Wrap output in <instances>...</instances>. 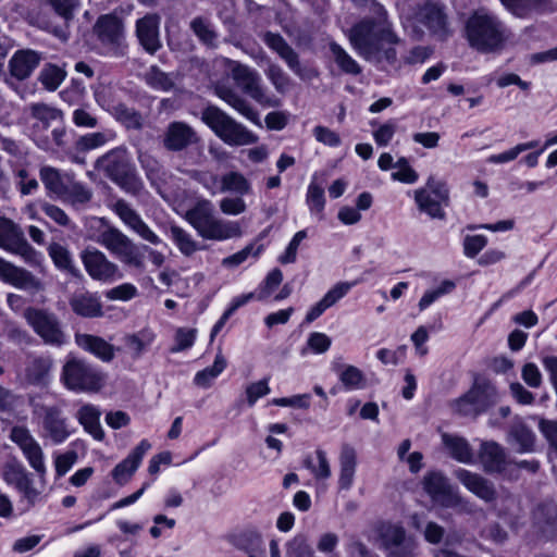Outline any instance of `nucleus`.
I'll return each mask as SVG.
<instances>
[{
	"label": "nucleus",
	"mask_w": 557,
	"mask_h": 557,
	"mask_svg": "<svg viewBox=\"0 0 557 557\" xmlns=\"http://www.w3.org/2000/svg\"><path fill=\"white\" fill-rule=\"evenodd\" d=\"M357 282H338L336 283L314 306L307 312L305 321L311 323L317 320L323 312L333 307L337 301L344 298Z\"/></svg>",
	"instance_id": "b1692460"
},
{
	"label": "nucleus",
	"mask_w": 557,
	"mask_h": 557,
	"mask_svg": "<svg viewBox=\"0 0 557 557\" xmlns=\"http://www.w3.org/2000/svg\"><path fill=\"white\" fill-rule=\"evenodd\" d=\"M251 190L250 183L239 172H228L221 177L220 191L247 195Z\"/></svg>",
	"instance_id": "c03bdc74"
},
{
	"label": "nucleus",
	"mask_w": 557,
	"mask_h": 557,
	"mask_svg": "<svg viewBox=\"0 0 557 557\" xmlns=\"http://www.w3.org/2000/svg\"><path fill=\"white\" fill-rule=\"evenodd\" d=\"M10 440L17 445L29 467L44 478L47 472L45 453L32 432L23 425H15L10 431Z\"/></svg>",
	"instance_id": "2eb2a0df"
},
{
	"label": "nucleus",
	"mask_w": 557,
	"mask_h": 557,
	"mask_svg": "<svg viewBox=\"0 0 557 557\" xmlns=\"http://www.w3.org/2000/svg\"><path fill=\"white\" fill-rule=\"evenodd\" d=\"M101 411L91 404L83 405L76 412V419L84 430L90 434L96 441L104 438V431L100 424Z\"/></svg>",
	"instance_id": "2f4dec72"
},
{
	"label": "nucleus",
	"mask_w": 557,
	"mask_h": 557,
	"mask_svg": "<svg viewBox=\"0 0 557 557\" xmlns=\"http://www.w3.org/2000/svg\"><path fill=\"white\" fill-rule=\"evenodd\" d=\"M496 401L495 386L486 380H475L466 394L450 403V408L456 414L475 418Z\"/></svg>",
	"instance_id": "423d86ee"
},
{
	"label": "nucleus",
	"mask_w": 557,
	"mask_h": 557,
	"mask_svg": "<svg viewBox=\"0 0 557 557\" xmlns=\"http://www.w3.org/2000/svg\"><path fill=\"white\" fill-rule=\"evenodd\" d=\"M69 304L73 312L83 318H98L103 314L100 297L96 293L76 292Z\"/></svg>",
	"instance_id": "393cba45"
},
{
	"label": "nucleus",
	"mask_w": 557,
	"mask_h": 557,
	"mask_svg": "<svg viewBox=\"0 0 557 557\" xmlns=\"http://www.w3.org/2000/svg\"><path fill=\"white\" fill-rule=\"evenodd\" d=\"M65 77V73L57 65L46 66L39 74V81L48 90H55Z\"/></svg>",
	"instance_id": "4d7b16f0"
},
{
	"label": "nucleus",
	"mask_w": 557,
	"mask_h": 557,
	"mask_svg": "<svg viewBox=\"0 0 557 557\" xmlns=\"http://www.w3.org/2000/svg\"><path fill=\"white\" fill-rule=\"evenodd\" d=\"M40 63V55L34 50H18L9 62L10 74L18 81L28 78Z\"/></svg>",
	"instance_id": "a878e982"
},
{
	"label": "nucleus",
	"mask_w": 557,
	"mask_h": 557,
	"mask_svg": "<svg viewBox=\"0 0 557 557\" xmlns=\"http://www.w3.org/2000/svg\"><path fill=\"white\" fill-rule=\"evenodd\" d=\"M455 475L463 486L485 503H492L497 498L494 484L478 473L466 469H458Z\"/></svg>",
	"instance_id": "412c9836"
},
{
	"label": "nucleus",
	"mask_w": 557,
	"mask_h": 557,
	"mask_svg": "<svg viewBox=\"0 0 557 557\" xmlns=\"http://www.w3.org/2000/svg\"><path fill=\"white\" fill-rule=\"evenodd\" d=\"M66 191L60 197L61 200L71 203L72 206L85 205L90 201L92 193L83 184L70 180Z\"/></svg>",
	"instance_id": "49530a36"
},
{
	"label": "nucleus",
	"mask_w": 557,
	"mask_h": 557,
	"mask_svg": "<svg viewBox=\"0 0 557 557\" xmlns=\"http://www.w3.org/2000/svg\"><path fill=\"white\" fill-rule=\"evenodd\" d=\"M442 440L454 459L463 463L472 461L473 453L466 438L456 435L443 434Z\"/></svg>",
	"instance_id": "ea45409f"
},
{
	"label": "nucleus",
	"mask_w": 557,
	"mask_h": 557,
	"mask_svg": "<svg viewBox=\"0 0 557 557\" xmlns=\"http://www.w3.org/2000/svg\"><path fill=\"white\" fill-rule=\"evenodd\" d=\"M53 12L64 21H71L78 9L81 0H46Z\"/></svg>",
	"instance_id": "13d9d810"
},
{
	"label": "nucleus",
	"mask_w": 557,
	"mask_h": 557,
	"mask_svg": "<svg viewBox=\"0 0 557 557\" xmlns=\"http://www.w3.org/2000/svg\"><path fill=\"white\" fill-rule=\"evenodd\" d=\"M96 242L114 255L122 263L136 269L144 268V255L139 247L119 228L107 226L99 233Z\"/></svg>",
	"instance_id": "6e6552de"
},
{
	"label": "nucleus",
	"mask_w": 557,
	"mask_h": 557,
	"mask_svg": "<svg viewBox=\"0 0 557 557\" xmlns=\"http://www.w3.org/2000/svg\"><path fill=\"white\" fill-rule=\"evenodd\" d=\"M418 209L431 219L444 220V208L449 205V190L445 183L430 176L424 187L414 191Z\"/></svg>",
	"instance_id": "9b49d317"
},
{
	"label": "nucleus",
	"mask_w": 557,
	"mask_h": 557,
	"mask_svg": "<svg viewBox=\"0 0 557 557\" xmlns=\"http://www.w3.org/2000/svg\"><path fill=\"white\" fill-rule=\"evenodd\" d=\"M97 168L128 193L136 194L141 188V183L132 169L125 149L117 148L109 151L97 160Z\"/></svg>",
	"instance_id": "0eeeda50"
},
{
	"label": "nucleus",
	"mask_w": 557,
	"mask_h": 557,
	"mask_svg": "<svg viewBox=\"0 0 557 557\" xmlns=\"http://www.w3.org/2000/svg\"><path fill=\"white\" fill-rule=\"evenodd\" d=\"M0 277L17 288L41 289V283L29 271L18 268L2 258H0Z\"/></svg>",
	"instance_id": "5701e85b"
},
{
	"label": "nucleus",
	"mask_w": 557,
	"mask_h": 557,
	"mask_svg": "<svg viewBox=\"0 0 557 557\" xmlns=\"http://www.w3.org/2000/svg\"><path fill=\"white\" fill-rule=\"evenodd\" d=\"M154 337L152 331L144 329L136 334L126 335L125 344L133 351L134 357L138 358L152 344Z\"/></svg>",
	"instance_id": "09e8293b"
},
{
	"label": "nucleus",
	"mask_w": 557,
	"mask_h": 557,
	"mask_svg": "<svg viewBox=\"0 0 557 557\" xmlns=\"http://www.w3.org/2000/svg\"><path fill=\"white\" fill-rule=\"evenodd\" d=\"M270 391L267 379L248 384L245 389L248 406L252 407L259 398L268 395Z\"/></svg>",
	"instance_id": "e2e57ef3"
},
{
	"label": "nucleus",
	"mask_w": 557,
	"mask_h": 557,
	"mask_svg": "<svg viewBox=\"0 0 557 557\" xmlns=\"http://www.w3.org/2000/svg\"><path fill=\"white\" fill-rule=\"evenodd\" d=\"M33 414L38 420L44 438L59 445L70 437L69 420L59 405L35 404Z\"/></svg>",
	"instance_id": "1a4fd4ad"
},
{
	"label": "nucleus",
	"mask_w": 557,
	"mask_h": 557,
	"mask_svg": "<svg viewBox=\"0 0 557 557\" xmlns=\"http://www.w3.org/2000/svg\"><path fill=\"white\" fill-rule=\"evenodd\" d=\"M339 461V490L348 491L352 484L357 468V451L354 446L344 443L341 447Z\"/></svg>",
	"instance_id": "bb28decb"
},
{
	"label": "nucleus",
	"mask_w": 557,
	"mask_h": 557,
	"mask_svg": "<svg viewBox=\"0 0 557 557\" xmlns=\"http://www.w3.org/2000/svg\"><path fill=\"white\" fill-rule=\"evenodd\" d=\"M53 360L48 356L34 357L25 369V380L36 386H45L49 382Z\"/></svg>",
	"instance_id": "72a5a7b5"
},
{
	"label": "nucleus",
	"mask_w": 557,
	"mask_h": 557,
	"mask_svg": "<svg viewBox=\"0 0 557 557\" xmlns=\"http://www.w3.org/2000/svg\"><path fill=\"white\" fill-rule=\"evenodd\" d=\"M330 51L332 57L341 69V71L345 74L357 76L361 74L362 67L358 64V62L350 55L348 52L339 46L337 42L332 41L330 44Z\"/></svg>",
	"instance_id": "79ce46f5"
},
{
	"label": "nucleus",
	"mask_w": 557,
	"mask_h": 557,
	"mask_svg": "<svg viewBox=\"0 0 557 557\" xmlns=\"http://www.w3.org/2000/svg\"><path fill=\"white\" fill-rule=\"evenodd\" d=\"M375 16L364 17L354 25L348 34L351 47L366 61L375 64L395 65L396 46L401 42L381 4H375Z\"/></svg>",
	"instance_id": "f257e3e1"
},
{
	"label": "nucleus",
	"mask_w": 557,
	"mask_h": 557,
	"mask_svg": "<svg viewBox=\"0 0 557 557\" xmlns=\"http://www.w3.org/2000/svg\"><path fill=\"white\" fill-rule=\"evenodd\" d=\"M480 460L484 470L488 473H499L504 471L506 454L504 448L496 442H484L480 449Z\"/></svg>",
	"instance_id": "c756f323"
},
{
	"label": "nucleus",
	"mask_w": 557,
	"mask_h": 557,
	"mask_svg": "<svg viewBox=\"0 0 557 557\" xmlns=\"http://www.w3.org/2000/svg\"><path fill=\"white\" fill-rule=\"evenodd\" d=\"M534 524L546 536L557 535V505L553 502L539 505L534 511Z\"/></svg>",
	"instance_id": "473e14b6"
},
{
	"label": "nucleus",
	"mask_w": 557,
	"mask_h": 557,
	"mask_svg": "<svg viewBox=\"0 0 557 557\" xmlns=\"http://www.w3.org/2000/svg\"><path fill=\"white\" fill-rule=\"evenodd\" d=\"M16 490L23 494V498L27 502L28 506H34L41 495V491L35 486L32 473L22 481Z\"/></svg>",
	"instance_id": "69168bd1"
},
{
	"label": "nucleus",
	"mask_w": 557,
	"mask_h": 557,
	"mask_svg": "<svg viewBox=\"0 0 557 557\" xmlns=\"http://www.w3.org/2000/svg\"><path fill=\"white\" fill-rule=\"evenodd\" d=\"M170 234L181 253H183L186 257H189L194 255L196 251L202 249L199 243L194 239L191 234H189L181 226L171 225Z\"/></svg>",
	"instance_id": "37998d69"
},
{
	"label": "nucleus",
	"mask_w": 557,
	"mask_h": 557,
	"mask_svg": "<svg viewBox=\"0 0 557 557\" xmlns=\"http://www.w3.org/2000/svg\"><path fill=\"white\" fill-rule=\"evenodd\" d=\"M197 141L198 136L195 129L180 121L170 123L163 137V146L170 151L184 150Z\"/></svg>",
	"instance_id": "aec40b11"
},
{
	"label": "nucleus",
	"mask_w": 557,
	"mask_h": 557,
	"mask_svg": "<svg viewBox=\"0 0 557 557\" xmlns=\"http://www.w3.org/2000/svg\"><path fill=\"white\" fill-rule=\"evenodd\" d=\"M184 219L203 239L222 242L242 236L239 224L218 218L214 206L209 199L197 200L186 210Z\"/></svg>",
	"instance_id": "f03ea898"
},
{
	"label": "nucleus",
	"mask_w": 557,
	"mask_h": 557,
	"mask_svg": "<svg viewBox=\"0 0 557 557\" xmlns=\"http://www.w3.org/2000/svg\"><path fill=\"white\" fill-rule=\"evenodd\" d=\"M145 81L151 88L161 91H170L175 86L172 74L161 71L156 65L150 66L145 73Z\"/></svg>",
	"instance_id": "a18cd8bd"
},
{
	"label": "nucleus",
	"mask_w": 557,
	"mask_h": 557,
	"mask_svg": "<svg viewBox=\"0 0 557 557\" xmlns=\"http://www.w3.org/2000/svg\"><path fill=\"white\" fill-rule=\"evenodd\" d=\"M81 259L86 272L95 281L107 283L122 276L117 264L95 247L84 249L81 252Z\"/></svg>",
	"instance_id": "f3484780"
},
{
	"label": "nucleus",
	"mask_w": 557,
	"mask_h": 557,
	"mask_svg": "<svg viewBox=\"0 0 557 557\" xmlns=\"http://www.w3.org/2000/svg\"><path fill=\"white\" fill-rule=\"evenodd\" d=\"M195 329H177L175 333V345L171 348V352H178L190 348L195 343Z\"/></svg>",
	"instance_id": "680f3d73"
},
{
	"label": "nucleus",
	"mask_w": 557,
	"mask_h": 557,
	"mask_svg": "<svg viewBox=\"0 0 557 557\" xmlns=\"http://www.w3.org/2000/svg\"><path fill=\"white\" fill-rule=\"evenodd\" d=\"M0 247L21 256L29 264L40 261V253L28 244L22 228L5 216H0Z\"/></svg>",
	"instance_id": "ddd939ff"
},
{
	"label": "nucleus",
	"mask_w": 557,
	"mask_h": 557,
	"mask_svg": "<svg viewBox=\"0 0 557 557\" xmlns=\"http://www.w3.org/2000/svg\"><path fill=\"white\" fill-rule=\"evenodd\" d=\"M29 475V472L20 463H9L4 467L3 479L8 484L17 487Z\"/></svg>",
	"instance_id": "0e129e2a"
},
{
	"label": "nucleus",
	"mask_w": 557,
	"mask_h": 557,
	"mask_svg": "<svg viewBox=\"0 0 557 557\" xmlns=\"http://www.w3.org/2000/svg\"><path fill=\"white\" fill-rule=\"evenodd\" d=\"M226 361L222 355H216L214 362L211 367H208L196 373L194 383L197 386L207 388L211 386L214 379H216L225 369Z\"/></svg>",
	"instance_id": "de8ad7c7"
},
{
	"label": "nucleus",
	"mask_w": 557,
	"mask_h": 557,
	"mask_svg": "<svg viewBox=\"0 0 557 557\" xmlns=\"http://www.w3.org/2000/svg\"><path fill=\"white\" fill-rule=\"evenodd\" d=\"M61 380L64 386L76 393H97L106 383V374L81 359L67 360Z\"/></svg>",
	"instance_id": "39448f33"
},
{
	"label": "nucleus",
	"mask_w": 557,
	"mask_h": 557,
	"mask_svg": "<svg viewBox=\"0 0 557 557\" xmlns=\"http://www.w3.org/2000/svg\"><path fill=\"white\" fill-rule=\"evenodd\" d=\"M306 202L310 211L322 218V213L325 206L324 189L314 182H311L308 186Z\"/></svg>",
	"instance_id": "864d4df0"
},
{
	"label": "nucleus",
	"mask_w": 557,
	"mask_h": 557,
	"mask_svg": "<svg viewBox=\"0 0 557 557\" xmlns=\"http://www.w3.org/2000/svg\"><path fill=\"white\" fill-rule=\"evenodd\" d=\"M228 64L232 78L246 95L263 107L277 108L281 106L278 98L267 92L256 70L237 61L228 60Z\"/></svg>",
	"instance_id": "9d476101"
},
{
	"label": "nucleus",
	"mask_w": 557,
	"mask_h": 557,
	"mask_svg": "<svg viewBox=\"0 0 557 557\" xmlns=\"http://www.w3.org/2000/svg\"><path fill=\"white\" fill-rule=\"evenodd\" d=\"M111 138V134L106 132H96L81 136L75 144L77 151L85 152L103 146Z\"/></svg>",
	"instance_id": "603ef678"
},
{
	"label": "nucleus",
	"mask_w": 557,
	"mask_h": 557,
	"mask_svg": "<svg viewBox=\"0 0 557 557\" xmlns=\"http://www.w3.org/2000/svg\"><path fill=\"white\" fill-rule=\"evenodd\" d=\"M307 238V231H298L292 240L289 242L288 246L286 247L284 253H282L278 257V262L282 264H289L294 263L297 259V250L300 245V243Z\"/></svg>",
	"instance_id": "052dcab7"
},
{
	"label": "nucleus",
	"mask_w": 557,
	"mask_h": 557,
	"mask_svg": "<svg viewBox=\"0 0 557 557\" xmlns=\"http://www.w3.org/2000/svg\"><path fill=\"white\" fill-rule=\"evenodd\" d=\"M95 29L102 42L115 44L123 35V22L114 14L101 15Z\"/></svg>",
	"instance_id": "e433bc0d"
},
{
	"label": "nucleus",
	"mask_w": 557,
	"mask_h": 557,
	"mask_svg": "<svg viewBox=\"0 0 557 557\" xmlns=\"http://www.w3.org/2000/svg\"><path fill=\"white\" fill-rule=\"evenodd\" d=\"M150 448L151 444L147 440H143L123 461L114 467L112 470L113 480L120 485L128 482Z\"/></svg>",
	"instance_id": "4be33fe9"
},
{
	"label": "nucleus",
	"mask_w": 557,
	"mask_h": 557,
	"mask_svg": "<svg viewBox=\"0 0 557 557\" xmlns=\"http://www.w3.org/2000/svg\"><path fill=\"white\" fill-rule=\"evenodd\" d=\"M24 318L45 344L59 347L66 342L60 321L53 312L29 307L25 309Z\"/></svg>",
	"instance_id": "f8f14e48"
},
{
	"label": "nucleus",
	"mask_w": 557,
	"mask_h": 557,
	"mask_svg": "<svg viewBox=\"0 0 557 557\" xmlns=\"http://www.w3.org/2000/svg\"><path fill=\"white\" fill-rule=\"evenodd\" d=\"M75 341L81 348L95 355L103 362H110L114 358V346L99 336L77 334Z\"/></svg>",
	"instance_id": "7c9ffc66"
},
{
	"label": "nucleus",
	"mask_w": 557,
	"mask_h": 557,
	"mask_svg": "<svg viewBox=\"0 0 557 557\" xmlns=\"http://www.w3.org/2000/svg\"><path fill=\"white\" fill-rule=\"evenodd\" d=\"M513 15L524 17L541 8L545 0H499Z\"/></svg>",
	"instance_id": "8fccbe9b"
},
{
	"label": "nucleus",
	"mask_w": 557,
	"mask_h": 557,
	"mask_svg": "<svg viewBox=\"0 0 557 557\" xmlns=\"http://www.w3.org/2000/svg\"><path fill=\"white\" fill-rule=\"evenodd\" d=\"M423 488L433 502L445 508L460 507L468 510V502L456 493L441 472H430L423 478Z\"/></svg>",
	"instance_id": "dca6fc26"
},
{
	"label": "nucleus",
	"mask_w": 557,
	"mask_h": 557,
	"mask_svg": "<svg viewBox=\"0 0 557 557\" xmlns=\"http://www.w3.org/2000/svg\"><path fill=\"white\" fill-rule=\"evenodd\" d=\"M265 75L277 92L285 94L287 91L290 79L280 65L270 64L265 70Z\"/></svg>",
	"instance_id": "6e6d98bb"
},
{
	"label": "nucleus",
	"mask_w": 557,
	"mask_h": 557,
	"mask_svg": "<svg viewBox=\"0 0 557 557\" xmlns=\"http://www.w3.org/2000/svg\"><path fill=\"white\" fill-rule=\"evenodd\" d=\"M39 177L49 195H54L60 199L66 191V186L72 178L70 175L61 173L57 168L45 165L39 170Z\"/></svg>",
	"instance_id": "c9c22d12"
},
{
	"label": "nucleus",
	"mask_w": 557,
	"mask_h": 557,
	"mask_svg": "<svg viewBox=\"0 0 557 557\" xmlns=\"http://www.w3.org/2000/svg\"><path fill=\"white\" fill-rule=\"evenodd\" d=\"M189 28L198 40L208 48L218 47V33L214 30L209 18L196 16L189 23Z\"/></svg>",
	"instance_id": "58836bf2"
},
{
	"label": "nucleus",
	"mask_w": 557,
	"mask_h": 557,
	"mask_svg": "<svg viewBox=\"0 0 557 557\" xmlns=\"http://www.w3.org/2000/svg\"><path fill=\"white\" fill-rule=\"evenodd\" d=\"M215 95L246 119L256 125H261L258 112L236 90L225 85H218L215 87Z\"/></svg>",
	"instance_id": "cd10ccee"
},
{
	"label": "nucleus",
	"mask_w": 557,
	"mask_h": 557,
	"mask_svg": "<svg viewBox=\"0 0 557 557\" xmlns=\"http://www.w3.org/2000/svg\"><path fill=\"white\" fill-rule=\"evenodd\" d=\"M339 380L347 389H360L366 385V377L355 366H345L339 373Z\"/></svg>",
	"instance_id": "3c124183"
},
{
	"label": "nucleus",
	"mask_w": 557,
	"mask_h": 557,
	"mask_svg": "<svg viewBox=\"0 0 557 557\" xmlns=\"http://www.w3.org/2000/svg\"><path fill=\"white\" fill-rule=\"evenodd\" d=\"M114 115L127 128L138 129L143 125L141 115L136 110L128 108L125 104L120 103L115 106Z\"/></svg>",
	"instance_id": "5fc2aeb1"
},
{
	"label": "nucleus",
	"mask_w": 557,
	"mask_h": 557,
	"mask_svg": "<svg viewBox=\"0 0 557 557\" xmlns=\"http://www.w3.org/2000/svg\"><path fill=\"white\" fill-rule=\"evenodd\" d=\"M201 120L228 146H246L258 140L253 133L215 106L205 108Z\"/></svg>",
	"instance_id": "20e7f679"
},
{
	"label": "nucleus",
	"mask_w": 557,
	"mask_h": 557,
	"mask_svg": "<svg viewBox=\"0 0 557 557\" xmlns=\"http://www.w3.org/2000/svg\"><path fill=\"white\" fill-rule=\"evenodd\" d=\"M282 281L283 273L280 269L275 268L272 271H270L260 286V290L259 294L257 295V298L259 300L268 298L272 294V292L276 287H278Z\"/></svg>",
	"instance_id": "bf43d9fd"
},
{
	"label": "nucleus",
	"mask_w": 557,
	"mask_h": 557,
	"mask_svg": "<svg viewBox=\"0 0 557 557\" xmlns=\"http://www.w3.org/2000/svg\"><path fill=\"white\" fill-rule=\"evenodd\" d=\"M508 443L519 453H530L534 450L535 435L522 420L516 419L510 425Z\"/></svg>",
	"instance_id": "f704fd0d"
},
{
	"label": "nucleus",
	"mask_w": 557,
	"mask_h": 557,
	"mask_svg": "<svg viewBox=\"0 0 557 557\" xmlns=\"http://www.w3.org/2000/svg\"><path fill=\"white\" fill-rule=\"evenodd\" d=\"M48 253L59 270L65 271L74 276L79 275V271L74 264L72 255L65 246L59 243H52L48 247Z\"/></svg>",
	"instance_id": "a19ab883"
},
{
	"label": "nucleus",
	"mask_w": 557,
	"mask_h": 557,
	"mask_svg": "<svg viewBox=\"0 0 557 557\" xmlns=\"http://www.w3.org/2000/svg\"><path fill=\"white\" fill-rule=\"evenodd\" d=\"M123 223L136 233L141 239L159 245L160 237L144 222L140 215L125 200L119 199L112 207Z\"/></svg>",
	"instance_id": "6ab92c4d"
},
{
	"label": "nucleus",
	"mask_w": 557,
	"mask_h": 557,
	"mask_svg": "<svg viewBox=\"0 0 557 557\" xmlns=\"http://www.w3.org/2000/svg\"><path fill=\"white\" fill-rule=\"evenodd\" d=\"M30 114L33 117L49 123L50 121L57 120L61 116V112L52 107L45 103H34L30 106Z\"/></svg>",
	"instance_id": "774afa93"
},
{
	"label": "nucleus",
	"mask_w": 557,
	"mask_h": 557,
	"mask_svg": "<svg viewBox=\"0 0 557 557\" xmlns=\"http://www.w3.org/2000/svg\"><path fill=\"white\" fill-rule=\"evenodd\" d=\"M264 44L286 63L290 71L302 81H313L319 77V71L314 67L301 65L299 54L276 33L267 32L262 36Z\"/></svg>",
	"instance_id": "4468645a"
},
{
	"label": "nucleus",
	"mask_w": 557,
	"mask_h": 557,
	"mask_svg": "<svg viewBox=\"0 0 557 557\" xmlns=\"http://www.w3.org/2000/svg\"><path fill=\"white\" fill-rule=\"evenodd\" d=\"M161 16L158 13H146L135 24V35L141 48L154 54L162 47L160 37Z\"/></svg>",
	"instance_id": "a211bd4d"
},
{
	"label": "nucleus",
	"mask_w": 557,
	"mask_h": 557,
	"mask_svg": "<svg viewBox=\"0 0 557 557\" xmlns=\"http://www.w3.org/2000/svg\"><path fill=\"white\" fill-rule=\"evenodd\" d=\"M466 33L470 47L482 53L502 49L508 38L504 23L483 9L475 11L469 17Z\"/></svg>",
	"instance_id": "7ed1b4c3"
},
{
	"label": "nucleus",
	"mask_w": 557,
	"mask_h": 557,
	"mask_svg": "<svg viewBox=\"0 0 557 557\" xmlns=\"http://www.w3.org/2000/svg\"><path fill=\"white\" fill-rule=\"evenodd\" d=\"M380 539L383 547L394 557L399 555L398 548L406 539V531L399 524L386 523L380 528Z\"/></svg>",
	"instance_id": "4c0bfd02"
},
{
	"label": "nucleus",
	"mask_w": 557,
	"mask_h": 557,
	"mask_svg": "<svg viewBox=\"0 0 557 557\" xmlns=\"http://www.w3.org/2000/svg\"><path fill=\"white\" fill-rule=\"evenodd\" d=\"M78 455L75 450H67L63 454L57 455L54 460L55 473L58 478L65 475L69 470L77 461Z\"/></svg>",
	"instance_id": "338daca9"
},
{
	"label": "nucleus",
	"mask_w": 557,
	"mask_h": 557,
	"mask_svg": "<svg viewBox=\"0 0 557 557\" xmlns=\"http://www.w3.org/2000/svg\"><path fill=\"white\" fill-rule=\"evenodd\" d=\"M416 22L433 34L444 35L446 33V16L435 4L426 3L421 7L414 15Z\"/></svg>",
	"instance_id": "c85d7f7f"
}]
</instances>
